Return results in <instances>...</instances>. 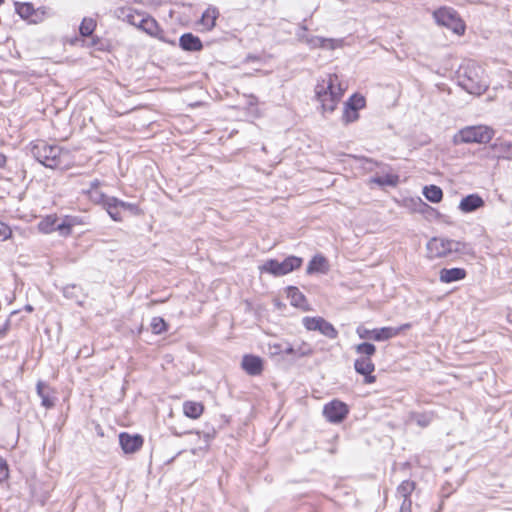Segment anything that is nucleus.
I'll use <instances>...</instances> for the list:
<instances>
[{
  "instance_id": "1",
  "label": "nucleus",
  "mask_w": 512,
  "mask_h": 512,
  "mask_svg": "<svg viewBox=\"0 0 512 512\" xmlns=\"http://www.w3.org/2000/svg\"><path fill=\"white\" fill-rule=\"evenodd\" d=\"M345 92L342 82L337 74H327L315 86V95L321 105L323 113L333 112L341 101Z\"/></svg>"
},
{
  "instance_id": "2",
  "label": "nucleus",
  "mask_w": 512,
  "mask_h": 512,
  "mask_svg": "<svg viewBox=\"0 0 512 512\" xmlns=\"http://www.w3.org/2000/svg\"><path fill=\"white\" fill-rule=\"evenodd\" d=\"M32 155L44 166L52 169H66L70 165V155L57 145L37 140L31 143Z\"/></svg>"
},
{
  "instance_id": "3",
  "label": "nucleus",
  "mask_w": 512,
  "mask_h": 512,
  "mask_svg": "<svg viewBox=\"0 0 512 512\" xmlns=\"http://www.w3.org/2000/svg\"><path fill=\"white\" fill-rule=\"evenodd\" d=\"M494 136V130L486 125L467 126L453 137L454 144L488 143Z\"/></svg>"
},
{
  "instance_id": "4",
  "label": "nucleus",
  "mask_w": 512,
  "mask_h": 512,
  "mask_svg": "<svg viewBox=\"0 0 512 512\" xmlns=\"http://www.w3.org/2000/svg\"><path fill=\"white\" fill-rule=\"evenodd\" d=\"M433 17L437 24L447 27L455 34H464L465 24L453 9L442 7L433 12Z\"/></svg>"
},
{
  "instance_id": "5",
  "label": "nucleus",
  "mask_w": 512,
  "mask_h": 512,
  "mask_svg": "<svg viewBox=\"0 0 512 512\" xmlns=\"http://www.w3.org/2000/svg\"><path fill=\"white\" fill-rule=\"evenodd\" d=\"M78 223L75 217H66L61 222L55 216H47L42 219L38 228L43 233L58 231L61 236L69 235L72 228Z\"/></svg>"
},
{
  "instance_id": "6",
  "label": "nucleus",
  "mask_w": 512,
  "mask_h": 512,
  "mask_svg": "<svg viewBox=\"0 0 512 512\" xmlns=\"http://www.w3.org/2000/svg\"><path fill=\"white\" fill-rule=\"evenodd\" d=\"M302 258H284L281 262H279L275 258H271L267 261L263 266H261V271L272 274L274 276H283L295 268L301 265Z\"/></svg>"
},
{
  "instance_id": "7",
  "label": "nucleus",
  "mask_w": 512,
  "mask_h": 512,
  "mask_svg": "<svg viewBox=\"0 0 512 512\" xmlns=\"http://www.w3.org/2000/svg\"><path fill=\"white\" fill-rule=\"evenodd\" d=\"M303 326L309 331H318L329 339H335L338 331L335 327L322 317L306 316L302 319Z\"/></svg>"
},
{
  "instance_id": "8",
  "label": "nucleus",
  "mask_w": 512,
  "mask_h": 512,
  "mask_svg": "<svg viewBox=\"0 0 512 512\" xmlns=\"http://www.w3.org/2000/svg\"><path fill=\"white\" fill-rule=\"evenodd\" d=\"M347 404L340 400H332L323 407V415L330 423H341L348 415Z\"/></svg>"
},
{
  "instance_id": "9",
  "label": "nucleus",
  "mask_w": 512,
  "mask_h": 512,
  "mask_svg": "<svg viewBox=\"0 0 512 512\" xmlns=\"http://www.w3.org/2000/svg\"><path fill=\"white\" fill-rule=\"evenodd\" d=\"M356 333L361 339H372L375 341H386L397 336V330H393V327H382L369 330L360 325L357 327Z\"/></svg>"
},
{
  "instance_id": "10",
  "label": "nucleus",
  "mask_w": 512,
  "mask_h": 512,
  "mask_svg": "<svg viewBox=\"0 0 512 512\" xmlns=\"http://www.w3.org/2000/svg\"><path fill=\"white\" fill-rule=\"evenodd\" d=\"M16 12L22 19L28 20L31 23H39L48 15L45 8L35 9L30 3H16Z\"/></svg>"
},
{
  "instance_id": "11",
  "label": "nucleus",
  "mask_w": 512,
  "mask_h": 512,
  "mask_svg": "<svg viewBox=\"0 0 512 512\" xmlns=\"http://www.w3.org/2000/svg\"><path fill=\"white\" fill-rule=\"evenodd\" d=\"M429 248L431 251H436V256H445V254L462 253L464 245L452 240L435 238L429 243Z\"/></svg>"
},
{
  "instance_id": "12",
  "label": "nucleus",
  "mask_w": 512,
  "mask_h": 512,
  "mask_svg": "<svg viewBox=\"0 0 512 512\" xmlns=\"http://www.w3.org/2000/svg\"><path fill=\"white\" fill-rule=\"evenodd\" d=\"M462 86L470 94L480 95L486 90L487 82L478 75L477 71H469L462 80Z\"/></svg>"
},
{
  "instance_id": "13",
  "label": "nucleus",
  "mask_w": 512,
  "mask_h": 512,
  "mask_svg": "<svg viewBox=\"0 0 512 512\" xmlns=\"http://www.w3.org/2000/svg\"><path fill=\"white\" fill-rule=\"evenodd\" d=\"M354 369L358 374L364 376V383L371 384L376 381V377L372 375L375 365L369 357H358L354 362Z\"/></svg>"
},
{
  "instance_id": "14",
  "label": "nucleus",
  "mask_w": 512,
  "mask_h": 512,
  "mask_svg": "<svg viewBox=\"0 0 512 512\" xmlns=\"http://www.w3.org/2000/svg\"><path fill=\"white\" fill-rule=\"evenodd\" d=\"M119 442L124 453L132 454L142 447L143 438L140 435H130L122 432L119 435Z\"/></svg>"
},
{
  "instance_id": "15",
  "label": "nucleus",
  "mask_w": 512,
  "mask_h": 512,
  "mask_svg": "<svg viewBox=\"0 0 512 512\" xmlns=\"http://www.w3.org/2000/svg\"><path fill=\"white\" fill-rule=\"evenodd\" d=\"M241 366L251 376L260 375L263 371V361L255 355L243 356Z\"/></svg>"
},
{
  "instance_id": "16",
  "label": "nucleus",
  "mask_w": 512,
  "mask_h": 512,
  "mask_svg": "<svg viewBox=\"0 0 512 512\" xmlns=\"http://www.w3.org/2000/svg\"><path fill=\"white\" fill-rule=\"evenodd\" d=\"M484 206V200L478 194H470L459 203V210L463 213L474 212Z\"/></svg>"
},
{
  "instance_id": "17",
  "label": "nucleus",
  "mask_w": 512,
  "mask_h": 512,
  "mask_svg": "<svg viewBox=\"0 0 512 512\" xmlns=\"http://www.w3.org/2000/svg\"><path fill=\"white\" fill-rule=\"evenodd\" d=\"M117 16L123 20H126L131 25L141 28L146 15L137 11H133L130 8L123 7L117 10Z\"/></svg>"
},
{
  "instance_id": "18",
  "label": "nucleus",
  "mask_w": 512,
  "mask_h": 512,
  "mask_svg": "<svg viewBox=\"0 0 512 512\" xmlns=\"http://www.w3.org/2000/svg\"><path fill=\"white\" fill-rule=\"evenodd\" d=\"M466 271L462 268H443L440 271V280L443 283H452L464 279Z\"/></svg>"
},
{
  "instance_id": "19",
  "label": "nucleus",
  "mask_w": 512,
  "mask_h": 512,
  "mask_svg": "<svg viewBox=\"0 0 512 512\" xmlns=\"http://www.w3.org/2000/svg\"><path fill=\"white\" fill-rule=\"evenodd\" d=\"M287 298L290 301V304L294 307L305 309L309 307L305 296L297 287L290 286L287 289Z\"/></svg>"
},
{
  "instance_id": "20",
  "label": "nucleus",
  "mask_w": 512,
  "mask_h": 512,
  "mask_svg": "<svg viewBox=\"0 0 512 512\" xmlns=\"http://www.w3.org/2000/svg\"><path fill=\"white\" fill-rule=\"evenodd\" d=\"M497 158L512 160V143L506 141H496L491 145Z\"/></svg>"
},
{
  "instance_id": "21",
  "label": "nucleus",
  "mask_w": 512,
  "mask_h": 512,
  "mask_svg": "<svg viewBox=\"0 0 512 512\" xmlns=\"http://www.w3.org/2000/svg\"><path fill=\"white\" fill-rule=\"evenodd\" d=\"M180 46L187 51H199L202 48V43L198 37L187 33L181 36Z\"/></svg>"
},
{
  "instance_id": "22",
  "label": "nucleus",
  "mask_w": 512,
  "mask_h": 512,
  "mask_svg": "<svg viewBox=\"0 0 512 512\" xmlns=\"http://www.w3.org/2000/svg\"><path fill=\"white\" fill-rule=\"evenodd\" d=\"M293 351V345L286 341L268 343V353L271 356L281 354L289 355Z\"/></svg>"
},
{
  "instance_id": "23",
  "label": "nucleus",
  "mask_w": 512,
  "mask_h": 512,
  "mask_svg": "<svg viewBox=\"0 0 512 512\" xmlns=\"http://www.w3.org/2000/svg\"><path fill=\"white\" fill-rule=\"evenodd\" d=\"M103 207L106 209V211L108 212L109 216L114 220V221H121L122 220V216H121V213H120V205H119V200L115 197H110L109 199L106 200L105 204L103 205Z\"/></svg>"
},
{
  "instance_id": "24",
  "label": "nucleus",
  "mask_w": 512,
  "mask_h": 512,
  "mask_svg": "<svg viewBox=\"0 0 512 512\" xmlns=\"http://www.w3.org/2000/svg\"><path fill=\"white\" fill-rule=\"evenodd\" d=\"M203 410H204L203 405L199 402L186 401L183 404V412H184L185 416L192 418V419L199 418L201 416V414L203 413Z\"/></svg>"
},
{
  "instance_id": "25",
  "label": "nucleus",
  "mask_w": 512,
  "mask_h": 512,
  "mask_svg": "<svg viewBox=\"0 0 512 512\" xmlns=\"http://www.w3.org/2000/svg\"><path fill=\"white\" fill-rule=\"evenodd\" d=\"M100 182L98 180H95L91 183V187L87 190V194L89 198L97 203L104 205L106 200L110 197L105 196L100 190H99Z\"/></svg>"
},
{
  "instance_id": "26",
  "label": "nucleus",
  "mask_w": 512,
  "mask_h": 512,
  "mask_svg": "<svg viewBox=\"0 0 512 512\" xmlns=\"http://www.w3.org/2000/svg\"><path fill=\"white\" fill-rule=\"evenodd\" d=\"M415 490V482L410 480L402 481L396 490V496L399 499L403 500H411L410 496L412 492Z\"/></svg>"
},
{
  "instance_id": "27",
  "label": "nucleus",
  "mask_w": 512,
  "mask_h": 512,
  "mask_svg": "<svg viewBox=\"0 0 512 512\" xmlns=\"http://www.w3.org/2000/svg\"><path fill=\"white\" fill-rule=\"evenodd\" d=\"M218 15L219 13L215 8H207L201 17V25L204 29L211 30L215 26Z\"/></svg>"
},
{
  "instance_id": "28",
  "label": "nucleus",
  "mask_w": 512,
  "mask_h": 512,
  "mask_svg": "<svg viewBox=\"0 0 512 512\" xmlns=\"http://www.w3.org/2000/svg\"><path fill=\"white\" fill-rule=\"evenodd\" d=\"M328 270L327 258H312L307 268L308 273H326Z\"/></svg>"
},
{
  "instance_id": "29",
  "label": "nucleus",
  "mask_w": 512,
  "mask_h": 512,
  "mask_svg": "<svg viewBox=\"0 0 512 512\" xmlns=\"http://www.w3.org/2000/svg\"><path fill=\"white\" fill-rule=\"evenodd\" d=\"M423 195L432 203H439L443 198L441 188L436 185L425 186L423 189Z\"/></svg>"
},
{
  "instance_id": "30",
  "label": "nucleus",
  "mask_w": 512,
  "mask_h": 512,
  "mask_svg": "<svg viewBox=\"0 0 512 512\" xmlns=\"http://www.w3.org/2000/svg\"><path fill=\"white\" fill-rule=\"evenodd\" d=\"M370 183L378 186H395L398 183V176L386 174L384 176H376L370 179Z\"/></svg>"
},
{
  "instance_id": "31",
  "label": "nucleus",
  "mask_w": 512,
  "mask_h": 512,
  "mask_svg": "<svg viewBox=\"0 0 512 512\" xmlns=\"http://www.w3.org/2000/svg\"><path fill=\"white\" fill-rule=\"evenodd\" d=\"M355 352L359 357L371 358L376 353V347L372 343L363 342L355 346Z\"/></svg>"
},
{
  "instance_id": "32",
  "label": "nucleus",
  "mask_w": 512,
  "mask_h": 512,
  "mask_svg": "<svg viewBox=\"0 0 512 512\" xmlns=\"http://www.w3.org/2000/svg\"><path fill=\"white\" fill-rule=\"evenodd\" d=\"M140 29H142L151 36H156L159 32V26L157 22L148 15L145 16Z\"/></svg>"
},
{
  "instance_id": "33",
  "label": "nucleus",
  "mask_w": 512,
  "mask_h": 512,
  "mask_svg": "<svg viewBox=\"0 0 512 512\" xmlns=\"http://www.w3.org/2000/svg\"><path fill=\"white\" fill-rule=\"evenodd\" d=\"M62 293H63L64 297H66L68 299L76 300L79 305L82 304L81 301L78 300L79 294L81 293V288L78 287L77 285L73 284V285H67V286L63 287Z\"/></svg>"
},
{
  "instance_id": "34",
  "label": "nucleus",
  "mask_w": 512,
  "mask_h": 512,
  "mask_svg": "<svg viewBox=\"0 0 512 512\" xmlns=\"http://www.w3.org/2000/svg\"><path fill=\"white\" fill-rule=\"evenodd\" d=\"M44 389H45V384L43 382L39 381L36 386L37 394L41 398L42 405L46 408H50L54 405V402H53V400L50 399L48 394L45 393Z\"/></svg>"
},
{
  "instance_id": "35",
  "label": "nucleus",
  "mask_w": 512,
  "mask_h": 512,
  "mask_svg": "<svg viewBox=\"0 0 512 512\" xmlns=\"http://www.w3.org/2000/svg\"><path fill=\"white\" fill-rule=\"evenodd\" d=\"M96 27V22L92 18H84L80 25V33L82 36H90Z\"/></svg>"
},
{
  "instance_id": "36",
  "label": "nucleus",
  "mask_w": 512,
  "mask_h": 512,
  "mask_svg": "<svg viewBox=\"0 0 512 512\" xmlns=\"http://www.w3.org/2000/svg\"><path fill=\"white\" fill-rule=\"evenodd\" d=\"M346 104L358 112L365 107L366 101L362 95L354 94L349 98Z\"/></svg>"
},
{
  "instance_id": "37",
  "label": "nucleus",
  "mask_w": 512,
  "mask_h": 512,
  "mask_svg": "<svg viewBox=\"0 0 512 512\" xmlns=\"http://www.w3.org/2000/svg\"><path fill=\"white\" fill-rule=\"evenodd\" d=\"M151 329L154 334H161L167 330V324L161 317H154L151 321Z\"/></svg>"
},
{
  "instance_id": "38",
  "label": "nucleus",
  "mask_w": 512,
  "mask_h": 512,
  "mask_svg": "<svg viewBox=\"0 0 512 512\" xmlns=\"http://www.w3.org/2000/svg\"><path fill=\"white\" fill-rule=\"evenodd\" d=\"M359 118V114L356 110L351 108L345 103L342 119L348 124L356 121Z\"/></svg>"
},
{
  "instance_id": "39",
  "label": "nucleus",
  "mask_w": 512,
  "mask_h": 512,
  "mask_svg": "<svg viewBox=\"0 0 512 512\" xmlns=\"http://www.w3.org/2000/svg\"><path fill=\"white\" fill-rule=\"evenodd\" d=\"M433 419V415L431 413H418L413 415V420L420 427H427Z\"/></svg>"
},
{
  "instance_id": "40",
  "label": "nucleus",
  "mask_w": 512,
  "mask_h": 512,
  "mask_svg": "<svg viewBox=\"0 0 512 512\" xmlns=\"http://www.w3.org/2000/svg\"><path fill=\"white\" fill-rule=\"evenodd\" d=\"M311 352L312 350L309 347V345L303 343L301 345H298L297 347L293 345V351L289 353V355L300 358L311 354Z\"/></svg>"
},
{
  "instance_id": "41",
  "label": "nucleus",
  "mask_w": 512,
  "mask_h": 512,
  "mask_svg": "<svg viewBox=\"0 0 512 512\" xmlns=\"http://www.w3.org/2000/svg\"><path fill=\"white\" fill-rule=\"evenodd\" d=\"M322 42L321 48L328 50H334L343 46V40L341 39L322 38Z\"/></svg>"
},
{
  "instance_id": "42",
  "label": "nucleus",
  "mask_w": 512,
  "mask_h": 512,
  "mask_svg": "<svg viewBox=\"0 0 512 512\" xmlns=\"http://www.w3.org/2000/svg\"><path fill=\"white\" fill-rule=\"evenodd\" d=\"M9 477V468L7 462L0 457V483Z\"/></svg>"
},
{
  "instance_id": "43",
  "label": "nucleus",
  "mask_w": 512,
  "mask_h": 512,
  "mask_svg": "<svg viewBox=\"0 0 512 512\" xmlns=\"http://www.w3.org/2000/svg\"><path fill=\"white\" fill-rule=\"evenodd\" d=\"M11 236V229L8 225L0 222V240H6Z\"/></svg>"
},
{
  "instance_id": "44",
  "label": "nucleus",
  "mask_w": 512,
  "mask_h": 512,
  "mask_svg": "<svg viewBox=\"0 0 512 512\" xmlns=\"http://www.w3.org/2000/svg\"><path fill=\"white\" fill-rule=\"evenodd\" d=\"M119 205H120L121 209L128 210V211H130L133 214H138L139 213V208L136 205H134V204L126 203V202H123V201L119 200Z\"/></svg>"
},
{
  "instance_id": "45",
  "label": "nucleus",
  "mask_w": 512,
  "mask_h": 512,
  "mask_svg": "<svg viewBox=\"0 0 512 512\" xmlns=\"http://www.w3.org/2000/svg\"><path fill=\"white\" fill-rule=\"evenodd\" d=\"M322 38L323 37H318V36H315V37H312L310 38L307 42L308 44L312 47V48H321L323 42H322Z\"/></svg>"
},
{
  "instance_id": "46",
  "label": "nucleus",
  "mask_w": 512,
  "mask_h": 512,
  "mask_svg": "<svg viewBox=\"0 0 512 512\" xmlns=\"http://www.w3.org/2000/svg\"><path fill=\"white\" fill-rule=\"evenodd\" d=\"M412 501L403 500L399 512H411Z\"/></svg>"
},
{
  "instance_id": "47",
  "label": "nucleus",
  "mask_w": 512,
  "mask_h": 512,
  "mask_svg": "<svg viewBox=\"0 0 512 512\" xmlns=\"http://www.w3.org/2000/svg\"><path fill=\"white\" fill-rule=\"evenodd\" d=\"M410 327V323H405L399 327H393V330H397V335H399L403 330L409 329Z\"/></svg>"
},
{
  "instance_id": "48",
  "label": "nucleus",
  "mask_w": 512,
  "mask_h": 512,
  "mask_svg": "<svg viewBox=\"0 0 512 512\" xmlns=\"http://www.w3.org/2000/svg\"><path fill=\"white\" fill-rule=\"evenodd\" d=\"M7 164V157L0 152V168H4Z\"/></svg>"
},
{
  "instance_id": "49",
  "label": "nucleus",
  "mask_w": 512,
  "mask_h": 512,
  "mask_svg": "<svg viewBox=\"0 0 512 512\" xmlns=\"http://www.w3.org/2000/svg\"><path fill=\"white\" fill-rule=\"evenodd\" d=\"M469 71H480V73H483V70H481L479 67H475L473 69H470Z\"/></svg>"
},
{
  "instance_id": "50",
  "label": "nucleus",
  "mask_w": 512,
  "mask_h": 512,
  "mask_svg": "<svg viewBox=\"0 0 512 512\" xmlns=\"http://www.w3.org/2000/svg\"><path fill=\"white\" fill-rule=\"evenodd\" d=\"M25 309H26L27 311H32V310H33L32 306H30V305H27Z\"/></svg>"
},
{
  "instance_id": "51",
  "label": "nucleus",
  "mask_w": 512,
  "mask_h": 512,
  "mask_svg": "<svg viewBox=\"0 0 512 512\" xmlns=\"http://www.w3.org/2000/svg\"><path fill=\"white\" fill-rule=\"evenodd\" d=\"M2 333H3V331H2V329L0 328V335H2Z\"/></svg>"
},
{
  "instance_id": "52",
  "label": "nucleus",
  "mask_w": 512,
  "mask_h": 512,
  "mask_svg": "<svg viewBox=\"0 0 512 512\" xmlns=\"http://www.w3.org/2000/svg\"><path fill=\"white\" fill-rule=\"evenodd\" d=\"M4 0H0V4L3 2Z\"/></svg>"
}]
</instances>
